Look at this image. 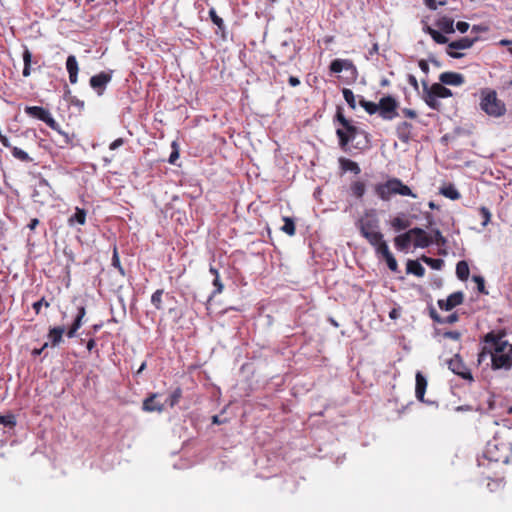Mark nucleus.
<instances>
[{"instance_id":"63","label":"nucleus","mask_w":512,"mask_h":512,"mask_svg":"<svg viewBox=\"0 0 512 512\" xmlns=\"http://www.w3.org/2000/svg\"><path fill=\"white\" fill-rule=\"evenodd\" d=\"M178 157H179L178 150L172 151V153L170 154V157H169V163L174 164L175 161L178 159Z\"/></svg>"},{"instance_id":"37","label":"nucleus","mask_w":512,"mask_h":512,"mask_svg":"<svg viewBox=\"0 0 512 512\" xmlns=\"http://www.w3.org/2000/svg\"><path fill=\"white\" fill-rule=\"evenodd\" d=\"M10 149H11V153H12V155H13L16 159H18V160H20V161H22V162H29V161H31V158H30V156L28 155V153H27V152H25V151H23L22 149H20V148H18V147H12V146H11V148H10Z\"/></svg>"},{"instance_id":"8","label":"nucleus","mask_w":512,"mask_h":512,"mask_svg":"<svg viewBox=\"0 0 512 512\" xmlns=\"http://www.w3.org/2000/svg\"><path fill=\"white\" fill-rule=\"evenodd\" d=\"M505 336H506L505 330H499L497 333L494 331H490L484 335L483 342L485 344L493 345L492 351L494 354L503 353L505 351V349L507 348V346L510 347L508 341L504 340Z\"/></svg>"},{"instance_id":"36","label":"nucleus","mask_w":512,"mask_h":512,"mask_svg":"<svg viewBox=\"0 0 512 512\" xmlns=\"http://www.w3.org/2000/svg\"><path fill=\"white\" fill-rule=\"evenodd\" d=\"M342 93H343V97H344L345 101L347 102L348 106L354 110L356 108V98H355L353 91L351 89L344 88L342 90Z\"/></svg>"},{"instance_id":"1","label":"nucleus","mask_w":512,"mask_h":512,"mask_svg":"<svg viewBox=\"0 0 512 512\" xmlns=\"http://www.w3.org/2000/svg\"><path fill=\"white\" fill-rule=\"evenodd\" d=\"M432 244L445 246L446 239L439 230L427 232L419 226H413L394 238L395 248L401 252H408L412 245L414 248H427Z\"/></svg>"},{"instance_id":"62","label":"nucleus","mask_w":512,"mask_h":512,"mask_svg":"<svg viewBox=\"0 0 512 512\" xmlns=\"http://www.w3.org/2000/svg\"><path fill=\"white\" fill-rule=\"evenodd\" d=\"M288 82L292 87H296L300 84L299 78L295 76H290Z\"/></svg>"},{"instance_id":"61","label":"nucleus","mask_w":512,"mask_h":512,"mask_svg":"<svg viewBox=\"0 0 512 512\" xmlns=\"http://www.w3.org/2000/svg\"><path fill=\"white\" fill-rule=\"evenodd\" d=\"M77 331L78 329H74V327L70 326L65 333L68 338H74L77 335Z\"/></svg>"},{"instance_id":"31","label":"nucleus","mask_w":512,"mask_h":512,"mask_svg":"<svg viewBox=\"0 0 512 512\" xmlns=\"http://www.w3.org/2000/svg\"><path fill=\"white\" fill-rule=\"evenodd\" d=\"M421 260L434 270H441L444 266V260L441 258L422 256Z\"/></svg>"},{"instance_id":"25","label":"nucleus","mask_w":512,"mask_h":512,"mask_svg":"<svg viewBox=\"0 0 512 512\" xmlns=\"http://www.w3.org/2000/svg\"><path fill=\"white\" fill-rule=\"evenodd\" d=\"M469 265L465 260H461L456 264V275L459 280L466 281L469 277Z\"/></svg>"},{"instance_id":"43","label":"nucleus","mask_w":512,"mask_h":512,"mask_svg":"<svg viewBox=\"0 0 512 512\" xmlns=\"http://www.w3.org/2000/svg\"><path fill=\"white\" fill-rule=\"evenodd\" d=\"M209 15H210V18H211V21L220 29H223L224 28V21L221 17H219L217 15V13L215 12L214 9H211L209 11Z\"/></svg>"},{"instance_id":"23","label":"nucleus","mask_w":512,"mask_h":512,"mask_svg":"<svg viewBox=\"0 0 512 512\" xmlns=\"http://www.w3.org/2000/svg\"><path fill=\"white\" fill-rule=\"evenodd\" d=\"M437 27L446 34H452L455 31L454 28V20L450 17H442L440 18L437 23Z\"/></svg>"},{"instance_id":"2","label":"nucleus","mask_w":512,"mask_h":512,"mask_svg":"<svg viewBox=\"0 0 512 512\" xmlns=\"http://www.w3.org/2000/svg\"><path fill=\"white\" fill-rule=\"evenodd\" d=\"M480 108L491 117H501L506 113V105L497 96V92L490 88L480 91Z\"/></svg>"},{"instance_id":"24","label":"nucleus","mask_w":512,"mask_h":512,"mask_svg":"<svg viewBox=\"0 0 512 512\" xmlns=\"http://www.w3.org/2000/svg\"><path fill=\"white\" fill-rule=\"evenodd\" d=\"M339 163L343 171H350L356 175L361 172L358 163H356L355 161L342 157L339 159Z\"/></svg>"},{"instance_id":"5","label":"nucleus","mask_w":512,"mask_h":512,"mask_svg":"<svg viewBox=\"0 0 512 512\" xmlns=\"http://www.w3.org/2000/svg\"><path fill=\"white\" fill-rule=\"evenodd\" d=\"M375 192L382 200H389L392 195L396 194L416 197V194L398 178H391L385 183L376 185Z\"/></svg>"},{"instance_id":"32","label":"nucleus","mask_w":512,"mask_h":512,"mask_svg":"<svg viewBox=\"0 0 512 512\" xmlns=\"http://www.w3.org/2000/svg\"><path fill=\"white\" fill-rule=\"evenodd\" d=\"M359 105L369 114L373 115L379 111L378 103L367 101L364 98L359 100Z\"/></svg>"},{"instance_id":"64","label":"nucleus","mask_w":512,"mask_h":512,"mask_svg":"<svg viewBox=\"0 0 512 512\" xmlns=\"http://www.w3.org/2000/svg\"><path fill=\"white\" fill-rule=\"evenodd\" d=\"M226 422V419H221L219 415H214L212 417V423L213 424H222V423H225Z\"/></svg>"},{"instance_id":"44","label":"nucleus","mask_w":512,"mask_h":512,"mask_svg":"<svg viewBox=\"0 0 512 512\" xmlns=\"http://www.w3.org/2000/svg\"><path fill=\"white\" fill-rule=\"evenodd\" d=\"M112 266L117 268L120 271L121 274H124V270H123V268L121 266L119 255H118L116 247L114 248V251H113Z\"/></svg>"},{"instance_id":"11","label":"nucleus","mask_w":512,"mask_h":512,"mask_svg":"<svg viewBox=\"0 0 512 512\" xmlns=\"http://www.w3.org/2000/svg\"><path fill=\"white\" fill-rule=\"evenodd\" d=\"M464 301V293L456 291L450 294L446 299H439L437 304L441 310L451 311L456 306L461 305Z\"/></svg>"},{"instance_id":"19","label":"nucleus","mask_w":512,"mask_h":512,"mask_svg":"<svg viewBox=\"0 0 512 512\" xmlns=\"http://www.w3.org/2000/svg\"><path fill=\"white\" fill-rule=\"evenodd\" d=\"M415 378V396L419 401H424V395L427 388V379L420 371L416 373Z\"/></svg>"},{"instance_id":"47","label":"nucleus","mask_w":512,"mask_h":512,"mask_svg":"<svg viewBox=\"0 0 512 512\" xmlns=\"http://www.w3.org/2000/svg\"><path fill=\"white\" fill-rule=\"evenodd\" d=\"M428 310H429V316L431 317V319L440 324L441 323V320H442V317L438 314V312L436 311V309L433 307V306H429L428 307Z\"/></svg>"},{"instance_id":"53","label":"nucleus","mask_w":512,"mask_h":512,"mask_svg":"<svg viewBox=\"0 0 512 512\" xmlns=\"http://www.w3.org/2000/svg\"><path fill=\"white\" fill-rule=\"evenodd\" d=\"M124 144V139L123 138H117L116 140H114L110 145H109V149L110 150H116L117 148H119L120 146H122Z\"/></svg>"},{"instance_id":"39","label":"nucleus","mask_w":512,"mask_h":512,"mask_svg":"<svg viewBox=\"0 0 512 512\" xmlns=\"http://www.w3.org/2000/svg\"><path fill=\"white\" fill-rule=\"evenodd\" d=\"M494 448H495V449L497 448L496 444H493V443H491V442L487 443V445H486V449H485V451H484V453H483V456H484V458L488 459L489 461L498 462V461H499V458H498V457H496V456L493 454V451H492V449H494Z\"/></svg>"},{"instance_id":"10","label":"nucleus","mask_w":512,"mask_h":512,"mask_svg":"<svg viewBox=\"0 0 512 512\" xmlns=\"http://www.w3.org/2000/svg\"><path fill=\"white\" fill-rule=\"evenodd\" d=\"M475 41H476V38L470 39L468 37H463L459 40L452 41L448 44L447 54L454 59L462 58L464 56L463 53L456 52L453 50L468 49V48L472 47V45L474 44Z\"/></svg>"},{"instance_id":"16","label":"nucleus","mask_w":512,"mask_h":512,"mask_svg":"<svg viewBox=\"0 0 512 512\" xmlns=\"http://www.w3.org/2000/svg\"><path fill=\"white\" fill-rule=\"evenodd\" d=\"M159 393H151L142 403V409L145 412H158L164 411V404L157 402L156 398L159 397Z\"/></svg>"},{"instance_id":"40","label":"nucleus","mask_w":512,"mask_h":512,"mask_svg":"<svg viewBox=\"0 0 512 512\" xmlns=\"http://www.w3.org/2000/svg\"><path fill=\"white\" fill-rule=\"evenodd\" d=\"M375 252L376 254L380 257H382L384 259L385 256H387L388 254H390V250H389V247L386 243L385 240H382L378 245H376L375 247Z\"/></svg>"},{"instance_id":"46","label":"nucleus","mask_w":512,"mask_h":512,"mask_svg":"<svg viewBox=\"0 0 512 512\" xmlns=\"http://www.w3.org/2000/svg\"><path fill=\"white\" fill-rule=\"evenodd\" d=\"M458 320H459V316L455 312V313L448 315L447 317H442L440 324H453V323L457 322Z\"/></svg>"},{"instance_id":"30","label":"nucleus","mask_w":512,"mask_h":512,"mask_svg":"<svg viewBox=\"0 0 512 512\" xmlns=\"http://www.w3.org/2000/svg\"><path fill=\"white\" fill-rule=\"evenodd\" d=\"M86 315V308L84 305H78L77 306V314L71 324L72 327H74V329H80V327L82 326L83 324V318L85 317Z\"/></svg>"},{"instance_id":"49","label":"nucleus","mask_w":512,"mask_h":512,"mask_svg":"<svg viewBox=\"0 0 512 512\" xmlns=\"http://www.w3.org/2000/svg\"><path fill=\"white\" fill-rule=\"evenodd\" d=\"M480 214L483 218L482 224H488L491 220V213H490L489 209L486 207H481Z\"/></svg>"},{"instance_id":"20","label":"nucleus","mask_w":512,"mask_h":512,"mask_svg":"<svg viewBox=\"0 0 512 512\" xmlns=\"http://www.w3.org/2000/svg\"><path fill=\"white\" fill-rule=\"evenodd\" d=\"M354 64L349 59H335L330 63L329 69L332 73H340L344 69H354Z\"/></svg>"},{"instance_id":"50","label":"nucleus","mask_w":512,"mask_h":512,"mask_svg":"<svg viewBox=\"0 0 512 512\" xmlns=\"http://www.w3.org/2000/svg\"><path fill=\"white\" fill-rule=\"evenodd\" d=\"M213 285H214V287H215V290H214V292H213V295H215V294H219V293H221V292H222V290H223L224 286H223V284H222V282H221V280H220V277H219V276L214 278V280H213Z\"/></svg>"},{"instance_id":"27","label":"nucleus","mask_w":512,"mask_h":512,"mask_svg":"<svg viewBox=\"0 0 512 512\" xmlns=\"http://www.w3.org/2000/svg\"><path fill=\"white\" fill-rule=\"evenodd\" d=\"M182 394H183V391L181 389V387H176L170 394L169 396L167 397L165 403L173 408L174 406H176L180 399L182 398Z\"/></svg>"},{"instance_id":"58","label":"nucleus","mask_w":512,"mask_h":512,"mask_svg":"<svg viewBox=\"0 0 512 512\" xmlns=\"http://www.w3.org/2000/svg\"><path fill=\"white\" fill-rule=\"evenodd\" d=\"M402 112H403V114H404L406 117H408V118H410V119H415V118L417 117V113H416V111H414V110H412V109L405 108V109H403V111H402Z\"/></svg>"},{"instance_id":"21","label":"nucleus","mask_w":512,"mask_h":512,"mask_svg":"<svg viewBox=\"0 0 512 512\" xmlns=\"http://www.w3.org/2000/svg\"><path fill=\"white\" fill-rule=\"evenodd\" d=\"M412 125L409 122H401L397 126V136L400 141L407 143L411 138Z\"/></svg>"},{"instance_id":"17","label":"nucleus","mask_w":512,"mask_h":512,"mask_svg":"<svg viewBox=\"0 0 512 512\" xmlns=\"http://www.w3.org/2000/svg\"><path fill=\"white\" fill-rule=\"evenodd\" d=\"M439 80L444 85L460 86L464 84L465 78L457 72H443L439 76Z\"/></svg>"},{"instance_id":"59","label":"nucleus","mask_w":512,"mask_h":512,"mask_svg":"<svg viewBox=\"0 0 512 512\" xmlns=\"http://www.w3.org/2000/svg\"><path fill=\"white\" fill-rule=\"evenodd\" d=\"M0 142H1V144H2L4 147H6V148H9V149H10V148H11V146H12V145L10 144L9 139H8L6 136L2 135L1 133H0Z\"/></svg>"},{"instance_id":"38","label":"nucleus","mask_w":512,"mask_h":512,"mask_svg":"<svg viewBox=\"0 0 512 512\" xmlns=\"http://www.w3.org/2000/svg\"><path fill=\"white\" fill-rule=\"evenodd\" d=\"M163 293H164L163 289H158L151 296V303L154 305V307L157 310L162 309V296H163Z\"/></svg>"},{"instance_id":"56","label":"nucleus","mask_w":512,"mask_h":512,"mask_svg":"<svg viewBox=\"0 0 512 512\" xmlns=\"http://www.w3.org/2000/svg\"><path fill=\"white\" fill-rule=\"evenodd\" d=\"M281 230L289 236H293L296 232V226H281Z\"/></svg>"},{"instance_id":"22","label":"nucleus","mask_w":512,"mask_h":512,"mask_svg":"<svg viewBox=\"0 0 512 512\" xmlns=\"http://www.w3.org/2000/svg\"><path fill=\"white\" fill-rule=\"evenodd\" d=\"M406 271L408 274H413L417 277H423L425 274V268L418 260H408L406 264Z\"/></svg>"},{"instance_id":"18","label":"nucleus","mask_w":512,"mask_h":512,"mask_svg":"<svg viewBox=\"0 0 512 512\" xmlns=\"http://www.w3.org/2000/svg\"><path fill=\"white\" fill-rule=\"evenodd\" d=\"M66 69L69 74V81L71 84H76L78 80V62L74 55H69L66 60Z\"/></svg>"},{"instance_id":"45","label":"nucleus","mask_w":512,"mask_h":512,"mask_svg":"<svg viewBox=\"0 0 512 512\" xmlns=\"http://www.w3.org/2000/svg\"><path fill=\"white\" fill-rule=\"evenodd\" d=\"M491 354H494L492 349L488 348L487 346H483L481 352L478 355V363H482L487 356L491 357Z\"/></svg>"},{"instance_id":"28","label":"nucleus","mask_w":512,"mask_h":512,"mask_svg":"<svg viewBox=\"0 0 512 512\" xmlns=\"http://www.w3.org/2000/svg\"><path fill=\"white\" fill-rule=\"evenodd\" d=\"M440 193L451 200H458L460 198V193L453 184L443 186L440 189Z\"/></svg>"},{"instance_id":"12","label":"nucleus","mask_w":512,"mask_h":512,"mask_svg":"<svg viewBox=\"0 0 512 512\" xmlns=\"http://www.w3.org/2000/svg\"><path fill=\"white\" fill-rule=\"evenodd\" d=\"M512 354L509 352L491 354V368L492 370H510L512 368Z\"/></svg>"},{"instance_id":"15","label":"nucleus","mask_w":512,"mask_h":512,"mask_svg":"<svg viewBox=\"0 0 512 512\" xmlns=\"http://www.w3.org/2000/svg\"><path fill=\"white\" fill-rule=\"evenodd\" d=\"M112 79V72L106 73L101 72L99 74H96L90 78V86L97 90L99 95H102L106 85L111 81Z\"/></svg>"},{"instance_id":"42","label":"nucleus","mask_w":512,"mask_h":512,"mask_svg":"<svg viewBox=\"0 0 512 512\" xmlns=\"http://www.w3.org/2000/svg\"><path fill=\"white\" fill-rule=\"evenodd\" d=\"M384 260L386 261V264H387L388 268L392 272H398V263H397V261H396V259H395V257L393 256L392 253H390L387 256H385Z\"/></svg>"},{"instance_id":"34","label":"nucleus","mask_w":512,"mask_h":512,"mask_svg":"<svg viewBox=\"0 0 512 512\" xmlns=\"http://www.w3.org/2000/svg\"><path fill=\"white\" fill-rule=\"evenodd\" d=\"M0 424L7 428H13L16 426V417L12 413L6 415H0Z\"/></svg>"},{"instance_id":"52","label":"nucleus","mask_w":512,"mask_h":512,"mask_svg":"<svg viewBox=\"0 0 512 512\" xmlns=\"http://www.w3.org/2000/svg\"><path fill=\"white\" fill-rule=\"evenodd\" d=\"M456 28H457V30H458L459 32H461V33H465V32H467V31H468V29H469V23L464 22V21H459V22H457V24H456Z\"/></svg>"},{"instance_id":"54","label":"nucleus","mask_w":512,"mask_h":512,"mask_svg":"<svg viewBox=\"0 0 512 512\" xmlns=\"http://www.w3.org/2000/svg\"><path fill=\"white\" fill-rule=\"evenodd\" d=\"M48 347L49 343H44L42 347L33 349L32 356L36 357L41 355L44 352V350L47 349Z\"/></svg>"},{"instance_id":"57","label":"nucleus","mask_w":512,"mask_h":512,"mask_svg":"<svg viewBox=\"0 0 512 512\" xmlns=\"http://www.w3.org/2000/svg\"><path fill=\"white\" fill-rule=\"evenodd\" d=\"M419 68L422 70V72H424L426 75L429 73V65H428V62L426 60H420L419 63Z\"/></svg>"},{"instance_id":"13","label":"nucleus","mask_w":512,"mask_h":512,"mask_svg":"<svg viewBox=\"0 0 512 512\" xmlns=\"http://www.w3.org/2000/svg\"><path fill=\"white\" fill-rule=\"evenodd\" d=\"M66 328L65 326H53L50 327L47 333L49 346L52 348L58 347L61 343L64 342V334Z\"/></svg>"},{"instance_id":"48","label":"nucleus","mask_w":512,"mask_h":512,"mask_svg":"<svg viewBox=\"0 0 512 512\" xmlns=\"http://www.w3.org/2000/svg\"><path fill=\"white\" fill-rule=\"evenodd\" d=\"M43 305H44L45 307H49V305H50V304H49V302H47V301L45 300V298H44V297H43V298H41L40 300H38V301H36V302H34V303H33V309L35 310V312H36L37 314H39V313H40L41 307H42Z\"/></svg>"},{"instance_id":"33","label":"nucleus","mask_w":512,"mask_h":512,"mask_svg":"<svg viewBox=\"0 0 512 512\" xmlns=\"http://www.w3.org/2000/svg\"><path fill=\"white\" fill-rule=\"evenodd\" d=\"M86 219V211L84 209L76 208L75 213L68 219L69 224H84Z\"/></svg>"},{"instance_id":"51","label":"nucleus","mask_w":512,"mask_h":512,"mask_svg":"<svg viewBox=\"0 0 512 512\" xmlns=\"http://www.w3.org/2000/svg\"><path fill=\"white\" fill-rule=\"evenodd\" d=\"M445 338H449L455 341H458L461 338V333L458 331H446L443 333Z\"/></svg>"},{"instance_id":"29","label":"nucleus","mask_w":512,"mask_h":512,"mask_svg":"<svg viewBox=\"0 0 512 512\" xmlns=\"http://www.w3.org/2000/svg\"><path fill=\"white\" fill-rule=\"evenodd\" d=\"M365 190H366V186H365V183L362 181H354L350 185L351 194L358 199L363 197V195L365 194Z\"/></svg>"},{"instance_id":"55","label":"nucleus","mask_w":512,"mask_h":512,"mask_svg":"<svg viewBox=\"0 0 512 512\" xmlns=\"http://www.w3.org/2000/svg\"><path fill=\"white\" fill-rule=\"evenodd\" d=\"M408 83L415 89V90H418L419 88V85H418V81L416 79V77L412 74H409L408 75Z\"/></svg>"},{"instance_id":"9","label":"nucleus","mask_w":512,"mask_h":512,"mask_svg":"<svg viewBox=\"0 0 512 512\" xmlns=\"http://www.w3.org/2000/svg\"><path fill=\"white\" fill-rule=\"evenodd\" d=\"M448 368L464 380L473 381L471 371L467 368L459 354L447 361Z\"/></svg>"},{"instance_id":"7","label":"nucleus","mask_w":512,"mask_h":512,"mask_svg":"<svg viewBox=\"0 0 512 512\" xmlns=\"http://www.w3.org/2000/svg\"><path fill=\"white\" fill-rule=\"evenodd\" d=\"M379 116L384 120H393L398 116V101L391 95L382 97L379 102Z\"/></svg>"},{"instance_id":"41","label":"nucleus","mask_w":512,"mask_h":512,"mask_svg":"<svg viewBox=\"0 0 512 512\" xmlns=\"http://www.w3.org/2000/svg\"><path fill=\"white\" fill-rule=\"evenodd\" d=\"M472 280L476 283L479 293L484 295L488 294V291L485 288V280L481 275H473Z\"/></svg>"},{"instance_id":"6","label":"nucleus","mask_w":512,"mask_h":512,"mask_svg":"<svg viewBox=\"0 0 512 512\" xmlns=\"http://www.w3.org/2000/svg\"><path fill=\"white\" fill-rule=\"evenodd\" d=\"M423 84V100L433 110L440 109V102L437 98H449L453 95L452 91L446 88L441 82L433 83L431 86H428L426 81L422 82Z\"/></svg>"},{"instance_id":"60","label":"nucleus","mask_w":512,"mask_h":512,"mask_svg":"<svg viewBox=\"0 0 512 512\" xmlns=\"http://www.w3.org/2000/svg\"><path fill=\"white\" fill-rule=\"evenodd\" d=\"M96 347V341L94 338H90L86 343V348L89 352H92V350Z\"/></svg>"},{"instance_id":"26","label":"nucleus","mask_w":512,"mask_h":512,"mask_svg":"<svg viewBox=\"0 0 512 512\" xmlns=\"http://www.w3.org/2000/svg\"><path fill=\"white\" fill-rule=\"evenodd\" d=\"M23 62H24V67H23L22 75L24 77H29L31 75L32 53L30 52V50L27 47H25V49L23 51Z\"/></svg>"},{"instance_id":"3","label":"nucleus","mask_w":512,"mask_h":512,"mask_svg":"<svg viewBox=\"0 0 512 512\" xmlns=\"http://www.w3.org/2000/svg\"><path fill=\"white\" fill-rule=\"evenodd\" d=\"M24 111L28 116L43 121L51 129L56 131L62 137L60 144L61 147L71 144L72 139L69 136V134L62 131L60 125L55 121V119L52 117L51 113L47 109L40 106H26L24 108Z\"/></svg>"},{"instance_id":"4","label":"nucleus","mask_w":512,"mask_h":512,"mask_svg":"<svg viewBox=\"0 0 512 512\" xmlns=\"http://www.w3.org/2000/svg\"><path fill=\"white\" fill-rule=\"evenodd\" d=\"M335 119L342 126V128L336 130L339 146L342 150L347 151L348 144L354 141L356 136L360 133V129L344 116L341 107H337Z\"/></svg>"},{"instance_id":"14","label":"nucleus","mask_w":512,"mask_h":512,"mask_svg":"<svg viewBox=\"0 0 512 512\" xmlns=\"http://www.w3.org/2000/svg\"><path fill=\"white\" fill-rule=\"evenodd\" d=\"M376 226H359L360 234L373 246L378 245L383 239V234L375 230Z\"/></svg>"},{"instance_id":"35","label":"nucleus","mask_w":512,"mask_h":512,"mask_svg":"<svg viewBox=\"0 0 512 512\" xmlns=\"http://www.w3.org/2000/svg\"><path fill=\"white\" fill-rule=\"evenodd\" d=\"M427 33L438 44H445L448 42V38L446 36L431 27H427Z\"/></svg>"}]
</instances>
